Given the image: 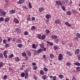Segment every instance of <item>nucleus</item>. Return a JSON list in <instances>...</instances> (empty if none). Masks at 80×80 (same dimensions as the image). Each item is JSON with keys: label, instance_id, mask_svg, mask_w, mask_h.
Wrapping results in <instances>:
<instances>
[{"label": "nucleus", "instance_id": "obj_1", "mask_svg": "<svg viewBox=\"0 0 80 80\" xmlns=\"http://www.w3.org/2000/svg\"><path fill=\"white\" fill-rule=\"evenodd\" d=\"M55 3H56L57 5H59V6H61V7H62L63 4L62 3V1H61L60 0L56 1H55Z\"/></svg>", "mask_w": 80, "mask_h": 80}, {"label": "nucleus", "instance_id": "obj_2", "mask_svg": "<svg viewBox=\"0 0 80 80\" xmlns=\"http://www.w3.org/2000/svg\"><path fill=\"white\" fill-rule=\"evenodd\" d=\"M58 59L59 60H60V61L63 60V55H62V54L60 53L59 54Z\"/></svg>", "mask_w": 80, "mask_h": 80}, {"label": "nucleus", "instance_id": "obj_3", "mask_svg": "<svg viewBox=\"0 0 80 80\" xmlns=\"http://www.w3.org/2000/svg\"><path fill=\"white\" fill-rule=\"evenodd\" d=\"M25 2V0H19L18 2H17L18 4H22Z\"/></svg>", "mask_w": 80, "mask_h": 80}, {"label": "nucleus", "instance_id": "obj_4", "mask_svg": "<svg viewBox=\"0 0 80 80\" xmlns=\"http://www.w3.org/2000/svg\"><path fill=\"white\" fill-rule=\"evenodd\" d=\"M61 23V21L60 19H57L55 21V23L56 24L58 23V24H60Z\"/></svg>", "mask_w": 80, "mask_h": 80}, {"label": "nucleus", "instance_id": "obj_5", "mask_svg": "<svg viewBox=\"0 0 80 80\" xmlns=\"http://www.w3.org/2000/svg\"><path fill=\"white\" fill-rule=\"evenodd\" d=\"M14 22H15V23H19V21H18V20H17V18H14Z\"/></svg>", "mask_w": 80, "mask_h": 80}, {"label": "nucleus", "instance_id": "obj_6", "mask_svg": "<svg viewBox=\"0 0 80 80\" xmlns=\"http://www.w3.org/2000/svg\"><path fill=\"white\" fill-rule=\"evenodd\" d=\"M79 52H80V49H77L75 51V55H77V54H78V53H79Z\"/></svg>", "mask_w": 80, "mask_h": 80}, {"label": "nucleus", "instance_id": "obj_7", "mask_svg": "<svg viewBox=\"0 0 80 80\" xmlns=\"http://www.w3.org/2000/svg\"><path fill=\"white\" fill-rule=\"evenodd\" d=\"M9 13H11V14H12V13H15V10H11L9 11Z\"/></svg>", "mask_w": 80, "mask_h": 80}, {"label": "nucleus", "instance_id": "obj_8", "mask_svg": "<svg viewBox=\"0 0 80 80\" xmlns=\"http://www.w3.org/2000/svg\"><path fill=\"white\" fill-rule=\"evenodd\" d=\"M16 31L18 33H20V32H20V29L19 28H16Z\"/></svg>", "mask_w": 80, "mask_h": 80}, {"label": "nucleus", "instance_id": "obj_9", "mask_svg": "<svg viewBox=\"0 0 80 80\" xmlns=\"http://www.w3.org/2000/svg\"><path fill=\"white\" fill-rule=\"evenodd\" d=\"M46 18L47 19H49V18H51V15L48 14H46Z\"/></svg>", "mask_w": 80, "mask_h": 80}, {"label": "nucleus", "instance_id": "obj_10", "mask_svg": "<svg viewBox=\"0 0 80 80\" xmlns=\"http://www.w3.org/2000/svg\"><path fill=\"white\" fill-rule=\"evenodd\" d=\"M51 37L52 38H53V39H56V38H58V37H57V36L54 35H52L51 36Z\"/></svg>", "mask_w": 80, "mask_h": 80}, {"label": "nucleus", "instance_id": "obj_11", "mask_svg": "<svg viewBox=\"0 0 80 80\" xmlns=\"http://www.w3.org/2000/svg\"><path fill=\"white\" fill-rule=\"evenodd\" d=\"M26 52L27 54H28V55L29 57L31 56V52L29 51H26Z\"/></svg>", "mask_w": 80, "mask_h": 80}, {"label": "nucleus", "instance_id": "obj_12", "mask_svg": "<svg viewBox=\"0 0 80 80\" xmlns=\"http://www.w3.org/2000/svg\"><path fill=\"white\" fill-rule=\"evenodd\" d=\"M47 75H46L42 76V79L43 80H45L46 79H47Z\"/></svg>", "mask_w": 80, "mask_h": 80}, {"label": "nucleus", "instance_id": "obj_13", "mask_svg": "<svg viewBox=\"0 0 80 80\" xmlns=\"http://www.w3.org/2000/svg\"><path fill=\"white\" fill-rule=\"evenodd\" d=\"M45 32L46 33H47V35H48V34H49V33H50V31H49L48 29H46L45 30Z\"/></svg>", "mask_w": 80, "mask_h": 80}, {"label": "nucleus", "instance_id": "obj_14", "mask_svg": "<svg viewBox=\"0 0 80 80\" xmlns=\"http://www.w3.org/2000/svg\"><path fill=\"white\" fill-rule=\"evenodd\" d=\"M39 46L41 47V48H44V43H42V44H39Z\"/></svg>", "mask_w": 80, "mask_h": 80}, {"label": "nucleus", "instance_id": "obj_15", "mask_svg": "<svg viewBox=\"0 0 80 80\" xmlns=\"http://www.w3.org/2000/svg\"><path fill=\"white\" fill-rule=\"evenodd\" d=\"M65 24L66 25H67V26H68L69 27H71V24H70L69 23V22H66L65 23Z\"/></svg>", "mask_w": 80, "mask_h": 80}, {"label": "nucleus", "instance_id": "obj_16", "mask_svg": "<svg viewBox=\"0 0 80 80\" xmlns=\"http://www.w3.org/2000/svg\"><path fill=\"white\" fill-rule=\"evenodd\" d=\"M39 10L40 12H42L43 10H44V8H39Z\"/></svg>", "mask_w": 80, "mask_h": 80}, {"label": "nucleus", "instance_id": "obj_17", "mask_svg": "<svg viewBox=\"0 0 80 80\" xmlns=\"http://www.w3.org/2000/svg\"><path fill=\"white\" fill-rule=\"evenodd\" d=\"M1 17H5V13L4 12V11L0 14Z\"/></svg>", "mask_w": 80, "mask_h": 80}, {"label": "nucleus", "instance_id": "obj_18", "mask_svg": "<svg viewBox=\"0 0 80 80\" xmlns=\"http://www.w3.org/2000/svg\"><path fill=\"white\" fill-rule=\"evenodd\" d=\"M45 38H46V36L45 35H43L41 36V40H44Z\"/></svg>", "mask_w": 80, "mask_h": 80}, {"label": "nucleus", "instance_id": "obj_19", "mask_svg": "<svg viewBox=\"0 0 80 80\" xmlns=\"http://www.w3.org/2000/svg\"><path fill=\"white\" fill-rule=\"evenodd\" d=\"M67 55H68V56H72V53L70 52L69 51H67Z\"/></svg>", "mask_w": 80, "mask_h": 80}, {"label": "nucleus", "instance_id": "obj_20", "mask_svg": "<svg viewBox=\"0 0 80 80\" xmlns=\"http://www.w3.org/2000/svg\"><path fill=\"white\" fill-rule=\"evenodd\" d=\"M73 64H74V65H76V66H80V63L78 62L74 63Z\"/></svg>", "mask_w": 80, "mask_h": 80}, {"label": "nucleus", "instance_id": "obj_21", "mask_svg": "<svg viewBox=\"0 0 80 80\" xmlns=\"http://www.w3.org/2000/svg\"><path fill=\"white\" fill-rule=\"evenodd\" d=\"M40 75H44V71L43 70H41L40 72Z\"/></svg>", "mask_w": 80, "mask_h": 80}, {"label": "nucleus", "instance_id": "obj_22", "mask_svg": "<svg viewBox=\"0 0 80 80\" xmlns=\"http://www.w3.org/2000/svg\"><path fill=\"white\" fill-rule=\"evenodd\" d=\"M59 48V47L58 46H54V48L55 50H58Z\"/></svg>", "mask_w": 80, "mask_h": 80}, {"label": "nucleus", "instance_id": "obj_23", "mask_svg": "<svg viewBox=\"0 0 80 80\" xmlns=\"http://www.w3.org/2000/svg\"><path fill=\"white\" fill-rule=\"evenodd\" d=\"M76 35L77 37L80 38V33H79L78 32H77L76 33Z\"/></svg>", "mask_w": 80, "mask_h": 80}, {"label": "nucleus", "instance_id": "obj_24", "mask_svg": "<svg viewBox=\"0 0 80 80\" xmlns=\"http://www.w3.org/2000/svg\"><path fill=\"white\" fill-rule=\"evenodd\" d=\"M18 47L19 48H21V47H23V44H18Z\"/></svg>", "mask_w": 80, "mask_h": 80}, {"label": "nucleus", "instance_id": "obj_25", "mask_svg": "<svg viewBox=\"0 0 80 80\" xmlns=\"http://www.w3.org/2000/svg\"><path fill=\"white\" fill-rule=\"evenodd\" d=\"M22 55L23 57H26L27 56V53L25 52H23L22 53Z\"/></svg>", "mask_w": 80, "mask_h": 80}, {"label": "nucleus", "instance_id": "obj_26", "mask_svg": "<svg viewBox=\"0 0 80 80\" xmlns=\"http://www.w3.org/2000/svg\"><path fill=\"white\" fill-rule=\"evenodd\" d=\"M3 44H6L7 42V39H4L3 41Z\"/></svg>", "mask_w": 80, "mask_h": 80}, {"label": "nucleus", "instance_id": "obj_27", "mask_svg": "<svg viewBox=\"0 0 80 80\" xmlns=\"http://www.w3.org/2000/svg\"><path fill=\"white\" fill-rule=\"evenodd\" d=\"M38 53H41L42 52V48H39L38 50H37Z\"/></svg>", "mask_w": 80, "mask_h": 80}, {"label": "nucleus", "instance_id": "obj_28", "mask_svg": "<svg viewBox=\"0 0 80 80\" xmlns=\"http://www.w3.org/2000/svg\"><path fill=\"white\" fill-rule=\"evenodd\" d=\"M9 20H10V18H7L5 19L4 21L6 22H8Z\"/></svg>", "mask_w": 80, "mask_h": 80}, {"label": "nucleus", "instance_id": "obj_29", "mask_svg": "<svg viewBox=\"0 0 80 80\" xmlns=\"http://www.w3.org/2000/svg\"><path fill=\"white\" fill-rule=\"evenodd\" d=\"M0 58L2 59H3V55L1 53H0Z\"/></svg>", "mask_w": 80, "mask_h": 80}, {"label": "nucleus", "instance_id": "obj_30", "mask_svg": "<svg viewBox=\"0 0 80 80\" xmlns=\"http://www.w3.org/2000/svg\"><path fill=\"white\" fill-rule=\"evenodd\" d=\"M38 39H40L42 40V35L40 34L38 35Z\"/></svg>", "mask_w": 80, "mask_h": 80}, {"label": "nucleus", "instance_id": "obj_31", "mask_svg": "<svg viewBox=\"0 0 80 80\" xmlns=\"http://www.w3.org/2000/svg\"><path fill=\"white\" fill-rule=\"evenodd\" d=\"M28 6L29 8H32V4L30 2L28 3Z\"/></svg>", "mask_w": 80, "mask_h": 80}, {"label": "nucleus", "instance_id": "obj_32", "mask_svg": "<svg viewBox=\"0 0 80 80\" xmlns=\"http://www.w3.org/2000/svg\"><path fill=\"white\" fill-rule=\"evenodd\" d=\"M9 46V44L7 43H6L4 45V46L5 47V48H8V47Z\"/></svg>", "mask_w": 80, "mask_h": 80}, {"label": "nucleus", "instance_id": "obj_33", "mask_svg": "<svg viewBox=\"0 0 80 80\" xmlns=\"http://www.w3.org/2000/svg\"><path fill=\"white\" fill-rule=\"evenodd\" d=\"M21 77H25V74L24 72H22L21 73Z\"/></svg>", "mask_w": 80, "mask_h": 80}, {"label": "nucleus", "instance_id": "obj_34", "mask_svg": "<svg viewBox=\"0 0 80 80\" xmlns=\"http://www.w3.org/2000/svg\"><path fill=\"white\" fill-rule=\"evenodd\" d=\"M72 14V12L70 11H68L67 13V15H71Z\"/></svg>", "mask_w": 80, "mask_h": 80}, {"label": "nucleus", "instance_id": "obj_35", "mask_svg": "<svg viewBox=\"0 0 80 80\" xmlns=\"http://www.w3.org/2000/svg\"><path fill=\"white\" fill-rule=\"evenodd\" d=\"M15 60L16 62H19V58H18V57H16L15 58Z\"/></svg>", "mask_w": 80, "mask_h": 80}, {"label": "nucleus", "instance_id": "obj_36", "mask_svg": "<svg viewBox=\"0 0 80 80\" xmlns=\"http://www.w3.org/2000/svg\"><path fill=\"white\" fill-rule=\"evenodd\" d=\"M8 5H9V3H7V4L6 3L4 4V8H7Z\"/></svg>", "mask_w": 80, "mask_h": 80}, {"label": "nucleus", "instance_id": "obj_37", "mask_svg": "<svg viewBox=\"0 0 80 80\" xmlns=\"http://www.w3.org/2000/svg\"><path fill=\"white\" fill-rule=\"evenodd\" d=\"M3 65V63L2 62H0V68H2Z\"/></svg>", "mask_w": 80, "mask_h": 80}, {"label": "nucleus", "instance_id": "obj_38", "mask_svg": "<svg viewBox=\"0 0 80 80\" xmlns=\"http://www.w3.org/2000/svg\"><path fill=\"white\" fill-rule=\"evenodd\" d=\"M37 53H38V51L37 50H35L34 51L33 54H34V55H37Z\"/></svg>", "mask_w": 80, "mask_h": 80}, {"label": "nucleus", "instance_id": "obj_39", "mask_svg": "<svg viewBox=\"0 0 80 80\" xmlns=\"http://www.w3.org/2000/svg\"><path fill=\"white\" fill-rule=\"evenodd\" d=\"M43 69L45 72H48V69L46 67L44 68Z\"/></svg>", "mask_w": 80, "mask_h": 80}, {"label": "nucleus", "instance_id": "obj_40", "mask_svg": "<svg viewBox=\"0 0 80 80\" xmlns=\"http://www.w3.org/2000/svg\"><path fill=\"white\" fill-rule=\"evenodd\" d=\"M59 77L60 78H63V76L62 74H60L59 76Z\"/></svg>", "mask_w": 80, "mask_h": 80}, {"label": "nucleus", "instance_id": "obj_41", "mask_svg": "<svg viewBox=\"0 0 80 80\" xmlns=\"http://www.w3.org/2000/svg\"><path fill=\"white\" fill-rule=\"evenodd\" d=\"M13 57V54H11V55H10L8 56V58H12Z\"/></svg>", "mask_w": 80, "mask_h": 80}, {"label": "nucleus", "instance_id": "obj_42", "mask_svg": "<svg viewBox=\"0 0 80 80\" xmlns=\"http://www.w3.org/2000/svg\"><path fill=\"white\" fill-rule=\"evenodd\" d=\"M50 57L52 59V58H53L54 57V56L53 55L51 54L50 55Z\"/></svg>", "mask_w": 80, "mask_h": 80}, {"label": "nucleus", "instance_id": "obj_43", "mask_svg": "<svg viewBox=\"0 0 80 80\" xmlns=\"http://www.w3.org/2000/svg\"><path fill=\"white\" fill-rule=\"evenodd\" d=\"M22 8H23V9H25L26 10H27V6L26 5H24L22 6Z\"/></svg>", "mask_w": 80, "mask_h": 80}, {"label": "nucleus", "instance_id": "obj_44", "mask_svg": "<svg viewBox=\"0 0 80 80\" xmlns=\"http://www.w3.org/2000/svg\"><path fill=\"white\" fill-rule=\"evenodd\" d=\"M28 73H26L25 76V79L27 78H28Z\"/></svg>", "mask_w": 80, "mask_h": 80}, {"label": "nucleus", "instance_id": "obj_45", "mask_svg": "<svg viewBox=\"0 0 80 80\" xmlns=\"http://www.w3.org/2000/svg\"><path fill=\"white\" fill-rule=\"evenodd\" d=\"M4 20V18L3 17H1L0 18V21L1 22H3V21Z\"/></svg>", "mask_w": 80, "mask_h": 80}, {"label": "nucleus", "instance_id": "obj_46", "mask_svg": "<svg viewBox=\"0 0 80 80\" xmlns=\"http://www.w3.org/2000/svg\"><path fill=\"white\" fill-rule=\"evenodd\" d=\"M74 39L75 40H76V41H78V37H75Z\"/></svg>", "mask_w": 80, "mask_h": 80}, {"label": "nucleus", "instance_id": "obj_47", "mask_svg": "<svg viewBox=\"0 0 80 80\" xmlns=\"http://www.w3.org/2000/svg\"><path fill=\"white\" fill-rule=\"evenodd\" d=\"M77 71H80V67H78L76 68Z\"/></svg>", "mask_w": 80, "mask_h": 80}, {"label": "nucleus", "instance_id": "obj_48", "mask_svg": "<svg viewBox=\"0 0 80 80\" xmlns=\"http://www.w3.org/2000/svg\"><path fill=\"white\" fill-rule=\"evenodd\" d=\"M24 34L25 35H28V32L27 31H25L24 33Z\"/></svg>", "mask_w": 80, "mask_h": 80}, {"label": "nucleus", "instance_id": "obj_49", "mask_svg": "<svg viewBox=\"0 0 80 80\" xmlns=\"http://www.w3.org/2000/svg\"><path fill=\"white\" fill-rule=\"evenodd\" d=\"M61 8H62V10H64V11H65V8L64 6L62 7Z\"/></svg>", "mask_w": 80, "mask_h": 80}, {"label": "nucleus", "instance_id": "obj_50", "mask_svg": "<svg viewBox=\"0 0 80 80\" xmlns=\"http://www.w3.org/2000/svg\"><path fill=\"white\" fill-rule=\"evenodd\" d=\"M7 77H8V76L7 75H5L4 76V78H3V79H5V80H6V79H7Z\"/></svg>", "mask_w": 80, "mask_h": 80}, {"label": "nucleus", "instance_id": "obj_51", "mask_svg": "<svg viewBox=\"0 0 80 80\" xmlns=\"http://www.w3.org/2000/svg\"><path fill=\"white\" fill-rule=\"evenodd\" d=\"M53 79H52V80H57V77H56V76H54L53 77Z\"/></svg>", "mask_w": 80, "mask_h": 80}, {"label": "nucleus", "instance_id": "obj_52", "mask_svg": "<svg viewBox=\"0 0 80 80\" xmlns=\"http://www.w3.org/2000/svg\"><path fill=\"white\" fill-rule=\"evenodd\" d=\"M16 39V38H11V40H12V42H15V41Z\"/></svg>", "mask_w": 80, "mask_h": 80}, {"label": "nucleus", "instance_id": "obj_53", "mask_svg": "<svg viewBox=\"0 0 80 80\" xmlns=\"http://www.w3.org/2000/svg\"><path fill=\"white\" fill-rule=\"evenodd\" d=\"M72 12L73 13H77V11L74 10H72Z\"/></svg>", "mask_w": 80, "mask_h": 80}, {"label": "nucleus", "instance_id": "obj_54", "mask_svg": "<svg viewBox=\"0 0 80 80\" xmlns=\"http://www.w3.org/2000/svg\"><path fill=\"white\" fill-rule=\"evenodd\" d=\"M35 28H36L35 26H33L31 28V29L32 30H35Z\"/></svg>", "mask_w": 80, "mask_h": 80}, {"label": "nucleus", "instance_id": "obj_55", "mask_svg": "<svg viewBox=\"0 0 80 80\" xmlns=\"http://www.w3.org/2000/svg\"><path fill=\"white\" fill-rule=\"evenodd\" d=\"M33 70H37V67L34 66L33 67Z\"/></svg>", "mask_w": 80, "mask_h": 80}, {"label": "nucleus", "instance_id": "obj_56", "mask_svg": "<svg viewBox=\"0 0 80 80\" xmlns=\"http://www.w3.org/2000/svg\"><path fill=\"white\" fill-rule=\"evenodd\" d=\"M54 42H55L56 43H57L58 42V39H57L55 40Z\"/></svg>", "mask_w": 80, "mask_h": 80}, {"label": "nucleus", "instance_id": "obj_57", "mask_svg": "<svg viewBox=\"0 0 80 80\" xmlns=\"http://www.w3.org/2000/svg\"><path fill=\"white\" fill-rule=\"evenodd\" d=\"M35 47H36L35 44H33L32 45L33 48H35Z\"/></svg>", "mask_w": 80, "mask_h": 80}, {"label": "nucleus", "instance_id": "obj_58", "mask_svg": "<svg viewBox=\"0 0 80 80\" xmlns=\"http://www.w3.org/2000/svg\"><path fill=\"white\" fill-rule=\"evenodd\" d=\"M43 48L42 50L43 51H44V52H46V51H47V48H46L45 47L43 48Z\"/></svg>", "mask_w": 80, "mask_h": 80}, {"label": "nucleus", "instance_id": "obj_59", "mask_svg": "<svg viewBox=\"0 0 80 80\" xmlns=\"http://www.w3.org/2000/svg\"><path fill=\"white\" fill-rule=\"evenodd\" d=\"M4 12V11H3V9H0V13H1V14L3 13Z\"/></svg>", "mask_w": 80, "mask_h": 80}, {"label": "nucleus", "instance_id": "obj_60", "mask_svg": "<svg viewBox=\"0 0 80 80\" xmlns=\"http://www.w3.org/2000/svg\"><path fill=\"white\" fill-rule=\"evenodd\" d=\"M66 65L68 66H70V65H71V63H70V62H67L66 64Z\"/></svg>", "mask_w": 80, "mask_h": 80}, {"label": "nucleus", "instance_id": "obj_61", "mask_svg": "<svg viewBox=\"0 0 80 80\" xmlns=\"http://www.w3.org/2000/svg\"><path fill=\"white\" fill-rule=\"evenodd\" d=\"M24 72L25 73H28L29 72V71L27 70V69H26V70H25L24 71Z\"/></svg>", "mask_w": 80, "mask_h": 80}, {"label": "nucleus", "instance_id": "obj_62", "mask_svg": "<svg viewBox=\"0 0 80 80\" xmlns=\"http://www.w3.org/2000/svg\"><path fill=\"white\" fill-rule=\"evenodd\" d=\"M4 56L6 58H8V57L7 56V54H3Z\"/></svg>", "mask_w": 80, "mask_h": 80}, {"label": "nucleus", "instance_id": "obj_63", "mask_svg": "<svg viewBox=\"0 0 80 80\" xmlns=\"http://www.w3.org/2000/svg\"><path fill=\"white\" fill-rule=\"evenodd\" d=\"M78 60H80V55H78Z\"/></svg>", "mask_w": 80, "mask_h": 80}, {"label": "nucleus", "instance_id": "obj_64", "mask_svg": "<svg viewBox=\"0 0 80 80\" xmlns=\"http://www.w3.org/2000/svg\"><path fill=\"white\" fill-rule=\"evenodd\" d=\"M34 79H35V80H36L37 79L38 77L36 76H34Z\"/></svg>", "mask_w": 80, "mask_h": 80}]
</instances>
